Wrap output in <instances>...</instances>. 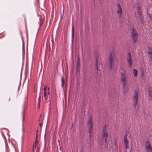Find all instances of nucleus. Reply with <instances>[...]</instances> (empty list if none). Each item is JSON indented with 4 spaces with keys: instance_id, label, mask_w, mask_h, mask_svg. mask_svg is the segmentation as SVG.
I'll list each match as a JSON object with an SVG mask.
<instances>
[{
    "instance_id": "f257e3e1",
    "label": "nucleus",
    "mask_w": 152,
    "mask_h": 152,
    "mask_svg": "<svg viewBox=\"0 0 152 152\" xmlns=\"http://www.w3.org/2000/svg\"><path fill=\"white\" fill-rule=\"evenodd\" d=\"M115 60L118 62V58L117 55L114 52H112L110 54L108 63L110 69L115 70L117 68V65L115 63Z\"/></svg>"
},
{
    "instance_id": "f03ea898",
    "label": "nucleus",
    "mask_w": 152,
    "mask_h": 152,
    "mask_svg": "<svg viewBox=\"0 0 152 152\" xmlns=\"http://www.w3.org/2000/svg\"><path fill=\"white\" fill-rule=\"evenodd\" d=\"M107 127L106 125H104L102 129V135L103 139L104 140L105 142L107 143V138L108 136V133L107 132Z\"/></svg>"
},
{
    "instance_id": "7ed1b4c3",
    "label": "nucleus",
    "mask_w": 152,
    "mask_h": 152,
    "mask_svg": "<svg viewBox=\"0 0 152 152\" xmlns=\"http://www.w3.org/2000/svg\"><path fill=\"white\" fill-rule=\"evenodd\" d=\"M131 36L133 40V41L134 43L136 42L137 41V37L138 34L137 32L134 28H133L132 29V32L131 33Z\"/></svg>"
},
{
    "instance_id": "20e7f679",
    "label": "nucleus",
    "mask_w": 152,
    "mask_h": 152,
    "mask_svg": "<svg viewBox=\"0 0 152 152\" xmlns=\"http://www.w3.org/2000/svg\"><path fill=\"white\" fill-rule=\"evenodd\" d=\"M138 98V92L137 91H135L133 95V107L135 109H136V106L137 103Z\"/></svg>"
},
{
    "instance_id": "39448f33",
    "label": "nucleus",
    "mask_w": 152,
    "mask_h": 152,
    "mask_svg": "<svg viewBox=\"0 0 152 152\" xmlns=\"http://www.w3.org/2000/svg\"><path fill=\"white\" fill-rule=\"evenodd\" d=\"M121 81L122 83L123 88H125L126 83V77L124 73L121 72Z\"/></svg>"
},
{
    "instance_id": "423d86ee",
    "label": "nucleus",
    "mask_w": 152,
    "mask_h": 152,
    "mask_svg": "<svg viewBox=\"0 0 152 152\" xmlns=\"http://www.w3.org/2000/svg\"><path fill=\"white\" fill-rule=\"evenodd\" d=\"M145 148L146 152H152V148L148 140H147L145 142Z\"/></svg>"
},
{
    "instance_id": "0eeeda50",
    "label": "nucleus",
    "mask_w": 152,
    "mask_h": 152,
    "mask_svg": "<svg viewBox=\"0 0 152 152\" xmlns=\"http://www.w3.org/2000/svg\"><path fill=\"white\" fill-rule=\"evenodd\" d=\"M128 132H126L125 133V134L124 137V142L125 145V150H126V149L128 148L129 147V146L128 145L129 143V141L128 140V138L127 137V136L128 135Z\"/></svg>"
},
{
    "instance_id": "6e6552de",
    "label": "nucleus",
    "mask_w": 152,
    "mask_h": 152,
    "mask_svg": "<svg viewBox=\"0 0 152 152\" xmlns=\"http://www.w3.org/2000/svg\"><path fill=\"white\" fill-rule=\"evenodd\" d=\"M127 61L130 68L132 67V59L131 55L130 52H129L127 53Z\"/></svg>"
},
{
    "instance_id": "1a4fd4ad",
    "label": "nucleus",
    "mask_w": 152,
    "mask_h": 152,
    "mask_svg": "<svg viewBox=\"0 0 152 152\" xmlns=\"http://www.w3.org/2000/svg\"><path fill=\"white\" fill-rule=\"evenodd\" d=\"M100 61L99 58L98 56H97L96 57V59H95V65L96 66V68L97 70H99V66L101 65V64L100 63Z\"/></svg>"
},
{
    "instance_id": "9d476101",
    "label": "nucleus",
    "mask_w": 152,
    "mask_h": 152,
    "mask_svg": "<svg viewBox=\"0 0 152 152\" xmlns=\"http://www.w3.org/2000/svg\"><path fill=\"white\" fill-rule=\"evenodd\" d=\"M118 8L117 12L118 15V16L119 18L121 17L122 14V9L121 5L119 4V3L117 4Z\"/></svg>"
},
{
    "instance_id": "9b49d317",
    "label": "nucleus",
    "mask_w": 152,
    "mask_h": 152,
    "mask_svg": "<svg viewBox=\"0 0 152 152\" xmlns=\"http://www.w3.org/2000/svg\"><path fill=\"white\" fill-rule=\"evenodd\" d=\"M148 56L150 60L152 59V48L151 47L148 48V51L147 52Z\"/></svg>"
},
{
    "instance_id": "f8f14e48",
    "label": "nucleus",
    "mask_w": 152,
    "mask_h": 152,
    "mask_svg": "<svg viewBox=\"0 0 152 152\" xmlns=\"http://www.w3.org/2000/svg\"><path fill=\"white\" fill-rule=\"evenodd\" d=\"M88 127H92V121L91 118L88 121Z\"/></svg>"
},
{
    "instance_id": "ddd939ff",
    "label": "nucleus",
    "mask_w": 152,
    "mask_h": 152,
    "mask_svg": "<svg viewBox=\"0 0 152 152\" xmlns=\"http://www.w3.org/2000/svg\"><path fill=\"white\" fill-rule=\"evenodd\" d=\"M133 72L134 74V75L135 77H137V71L135 69H134L133 70Z\"/></svg>"
},
{
    "instance_id": "4468645a",
    "label": "nucleus",
    "mask_w": 152,
    "mask_h": 152,
    "mask_svg": "<svg viewBox=\"0 0 152 152\" xmlns=\"http://www.w3.org/2000/svg\"><path fill=\"white\" fill-rule=\"evenodd\" d=\"M61 86L63 87H64V84L65 83L64 80V79L63 77H62L61 78Z\"/></svg>"
},
{
    "instance_id": "2eb2a0df",
    "label": "nucleus",
    "mask_w": 152,
    "mask_h": 152,
    "mask_svg": "<svg viewBox=\"0 0 152 152\" xmlns=\"http://www.w3.org/2000/svg\"><path fill=\"white\" fill-rule=\"evenodd\" d=\"M93 129V127H88V132L89 134H90L92 132V130Z\"/></svg>"
},
{
    "instance_id": "dca6fc26",
    "label": "nucleus",
    "mask_w": 152,
    "mask_h": 152,
    "mask_svg": "<svg viewBox=\"0 0 152 152\" xmlns=\"http://www.w3.org/2000/svg\"><path fill=\"white\" fill-rule=\"evenodd\" d=\"M38 144V140L37 139L36 140L35 139V148H36V146H37V145Z\"/></svg>"
},
{
    "instance_id": "f3484780",
    "label": "nucleus",
    "mask_w": 152,
    "mask_h": 152,
    "mask_svg": "<svg viewBox=\"0 0 152 152\" xmlns=\"http://www.w3.org/2000/svg\"><path fill=\"white\" fill-rule=\"evenodd\" d=\"M44 97H45V100H46L47 99V97H46V92H44Z\"/></svg>"
},
{
    "instance_id": "a211bd4d",
    "label": "nucleus",
    "mask_w": 152,
    "mask_h": 152,
    "mask_svg": "<svg viewBox=\"0 0 152 152\" xmlns=\"http://www.w3.org/2000/svg\"><path fill=\"white\" fill-rule=\"evenodd\" d=\"M40 98H41L40 96H39L38 98V104H39V103H40V101H41Z\"/></svg>"
},
{
    "instance_id": "6ab92c4d",
    "label": "nucleus",
    "mask_w": 152,
    "mask_h": 152,
    "mask_svg": "<svg viewBox=\"0 0 152 152\" xmlns=\"http://www.w3.org/2000/svg\"><path fill=\"white\" fill-rule=\"evenodd\" d=\"M46 88H47L46 86H45L44 88V92H46Z\"/></svg>"
},
{
    "instance_id": "aec40b11",
    "label": "nucleus",
    "mask_w": 152,
    "mask_h": 152,
    "mask_svg": "<svg viewBox=\"0 0 152 152\" xmlns=\"http://www.w3.org/2000/svg\"><path fill=\"white\" fill-rule=\"evenodd\" d=\"M24 108H25V107L24 106H23V110L22 111V115H23H23H24Z\"/></svg>"
},
{
    "instance_id": "412c9836",
    "label": "nucleus",
    "mask_w": 152,
    "mask_h": 152,
    "mask_svg": "<svg viewBox=\"0 0 152 152\" xmlns=\"http://www.w3.org/2000/svg\"><path fill=\"white\" fill-rule=\"evenodd\" d=\"M74 36V31L73 28H72V36Z\"/></svg>"
},
{
    "instance_id": "4be33fe9",
    "label": "nucleus",
    "mask_w": 152,
    "mask_h": 152,
    "mask_svg": "<svg viewBox=\"0 0 152 152\" xmlns=\"http://www.w3.org/2000/svg\"><path fill=\"white\" fill-rule=\"evenodd\" d=\"M46 130H45V136H44V141H45V137L46 134Z\"/></svg>"
},
{
    "instance_id": "5701e85b",
    "label": "nucleus",
    "mask_w": 152,
    "mask_h": 152,
    "mask_svg": "<svg viewBox=\"0 0 152 152\" xmlns=\"http://www.w3.org/2000/svg\"><path fill=\"white\" fill-rule=\"evenodd\" d=\"M137 10H140V6H138L137 7Z\"/></svg>"
},
{
    "instance_id": "b1692460",
    "label": "nucleus",
    "mask_w": 152,
    "mask_h": 152,
    "mask_svg": "<svg viewBox=\"0 0 152 152\" xmlns=\"http://www.w3.org/2000/svg\"><path fill=\"white\" fill-rule=\"evenodd\" d=\"M138 14H139L140 15H141V12H140V10H138Z\"/></svg>"
},
{
    "instance_id": "393cba45",
    "label": "nucleus",
    "mask_w": 152,
    "mask_h": 152,
    "mask_svg": "<svg viewBox=\"0 0 152 152\" xmlns=\"http://www.w3.org/2000/svg\"><path fill=\"white\" fill-rule=\"evenodd\" d=\"M36 152H39V149L38 148H37Z\"/></svg>"
},
{
    "instance_id": "a878e982",
    "label": "nucleus",
    "mask_w": 152,
    "mask_h": 152,
    "mask_svg": "<svg viewBox=\"0 0 152 152\" xmlns=\"http://www.w3.org/2000/svg\"><path fill=\"white\" fill-rule=\"evenodd\" d=\"M37 137H38L37 134H36V139H35L36 140L37 139Z\"/></svg>"
},
{
    "instance_id": "bb28decb",
    "label": "nucleus",
    "mask_w": 152,
    "mask_h": 152,
    "mask_svg": "<svg viewBox=\"0 0 152 152\" xmlns=\"http://www.w3.org/2000/svg\"><path fill=\"white\" fill-rule=\"evenodd\" d=\"M40 103H39H39L38 104V107L39 108L40 107Z\"/></svg>"
},
{
    "instance_id": "cd10ccee",
    "label": "nucleus",
    "mask_w": 152,
    "mask_h": 152,
    "mask_svg": "<svg viewBox=\"0 0 152 152\" xmlns=\"http://www.w3.org/2000/svg\"><path fill=\"white\" fill-rule=\"evenodd\" d=\"M42 125V124L41 123H40L39 124V126L40 127H41Z\"/></svg>"
},
{
    "instance_id": "c85d7f7f",
    "label": "nucleus",
    "mask_w": 152,
    "mask_h": 152,
    "mask_svg": "<svg viewBox=\"0 0 152 152\" xmlns=\"http://www.w3.org/2000/svg\"><path fill=\"white\" fill-rule=\"evenodd\" d=\"M34 145H33V151L34 152Z\"/></svg>"
},
{
    "instance_id": "c756f323",
    "label": "nucleus",
    "mask_w": 152,
    "mask_h": 152,
    "mask_svg": "<svg viewBox=\"0 0 152 152\" xmlns=\"http://www.w3.org/2000/svg\"><path fill=\"white\" fill-rule=\"evenodd\" d=\"M50 87L48 88V91H49V90H50Z\"/></svg>"
},
{
    "instance_id": "7c9ffc66",
    "label": "nucleus",
    "mask_w": 152,
    "mask_h": 152,
    "mask_svg": "<svg viewBox=\"0 0 152 152\" xmlns=\"http://www.w3.org/2000/svg\"><path fill=\"white\" fill-rule=\"evenodd\" d=\"M48 94H50V92H48Z\"/></svg>"
},
{
    "instance_id": "2f4dec72",
    "label": "nucleus",
    "mask_w": 152,
    "mask_h": 152,
    "mask_svg": "<svg viewBox=\"0 0 152 152\" xmlns=\"http://www.w3.org/2000/svg\"><path fill=\"white\" fill-rule=\"evenodd\" d=\"M38 130H37V131H36V134H37V132H38Z\"/></svg>"
},
{
    "instance_id": "473e14b6",
    "label": "nucleus",
    "mask_w": 152,
    "mask_h": 152,
    "mask_svg": "<svg viewBox=\"0 0 152 152\" xmlns=\"http://www.w3.org/2000/svg\"><path fill=\"white\" fill-rule=\"evenodd\" d=\"M149 16L150 17V19H151V17L150 16V15H149Z\"/></svg>"
},
{
    "instance_id": "72a5a7b5",
    "label": "nucleus",
    "mask_w": 152,
    "mask_h": 152,
    "mask_svg": "<svg viewBox=\"0 0 152 152\" xmlns=\"http://www.w3.org/2000/svg\"><path fill=\"white\" fill-rule=\"evenodd\" d=\"M61 147H60V148H59V149L60 150H61Z\"/></svg>"
}]
</instances>
